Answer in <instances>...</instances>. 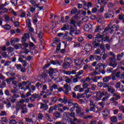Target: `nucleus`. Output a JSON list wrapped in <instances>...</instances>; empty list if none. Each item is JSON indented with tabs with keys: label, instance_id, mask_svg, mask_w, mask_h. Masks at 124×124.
I'll list each match as a JSON object with an SVG mask.
<instances>
[{
	"label": "nucleus",
	"instance_id": "nucleus-29",
	"mask_svg": "<svg viewBox=\"0 0 124 124\" xmlns=\"http://www.w3.org/2000/svg\"><path fill=\"white\" fill-rule=\"evenodd\" d=\"M26 25L28 27L31 26V19H27L26 21Z\"/></svg>",
	"mask_w": 124,
	"mask_h": 124
},
{
	"label": "nucleus",
	"instance_id": "nucleus-47",
	"mask_svg": "<svg viewBox=\"0 0 124 124\" xmlns=\"http://www.w3.org/2000/svg\"><path fill=\"white\" fill-rule=\"evenodd\" d=\"M109 97H110V95H107V96H105L102 99V101H107V100H108V98H109Z\"/></svg>",
	"mask_w": 124,
	"mask_h": 124
},
{
	"label": "nucleus",
	"instance_id": "nucleus-9",
	"mask_svg": "<svg viewBox=\"0 0 124 124\" xmlns=\"http://www.w3.org/2000/svg\"><path fill=\"white\" fill-rule=\"evenodd\" d=\"M76 112L77 114H78L79 116H83L84 115V112L83 110H82V108L79 107L76 109Z\"/></svg>",
	"mask_w": 124,
	"mask_h": 124
},
{
	"label": "nucleus",
	"instance_id": "nucleus-53",
	"mask_svg": "<svg viewBox=\"0 0 124 124\" xmlns=\"http://www.w3.org/2000/svg\"><path fill=\"white\" fill-rule=\"evenodd\" d=\"M38 36L39 39H41V38H42V37H43V32H39Z\"/></svg>",
	"mask_w": 124,
	"mask_h": 124
},
{
	"label": "nucleus",
	"instance_id": "nucleus-39",
	"mask_svg": "<svg viewBox=\"0 0 124 124\" xmlns=\"http://www.w3.org/2000/svg\"><path fill=\"white\" fill-rule=\"evenodd\" d=\"M84 73V71L83 70H80L77 73V76H81L82 74Z\"/></svg>",
	"mask_w": 124,
	"mask_h": 124
},
{
	"label": "nucleus",
	"instance_id": "nucleus-48",
	"mask_svg": "<svg viewBox=\"0 0 124 124\" xmlns=\"http://www.w3.org/2000/svg\"><path fill=\"white\" fill-rule=\"evenodd\" d=\"M62 103H63L64 104H66V103H67V98L66 97H64V98L62 99Z\"/></svg>",
	"mask_w": 124,
	"mask_h": 124
},
{
	"label": "nucleus",
	"instance_id": "nucleus-3",
	"mask_svg": "<svg viewBox=\"0 0 124 124\" xmlns=\"http://www.w3.org/2000/svg\"><path fill=\"white\" fill-rule=\"evenodd\" d=\"M104 105H105V103L103 102H98L97 105H96L97 112L101 111L104 108Z\"/></svg>",
	"mask_w": 124,
	"mask_h": 124
},
{
	"label": "nucleus",
	"instance_id": "nucleus-12",
	"mask_svg": "<svg viewBox=\"0 0 124 124\" xmlns=\"http://www.w3.org/2000/svg\"><path fill=\"white\" fill-rule=\"evenodd\" d=\"M19 41H20L19 38L12 37L11 39V44L13 46L15 43H16V42H19Z\"/></svg>",
	"mask_w": 124,
	"mask_h": 124
},
{
	"label": "nucleus",
	"instance_id": "nucleus-26",
	"mask_svg": "<svg viewBox=\"0 0 124 124\" xmlns=\"http://www.w3.org/2000/svg\"><path fill=\"white\" fill-rule=\"evenodd\" d=\"M110 121L112 123H116L117 121H118V119L117 118V117L114 116L110 117Z\"/></svg>",
	"mask_w": 124,
	"mask_h": 124
},
{
	"label": "nucleus",
	"instance_id": "nucleus-6",
	"mask_svg": "<svg viewBox=\"0 0 124 124\" xmlns=\"http://www.w3.org/2000/svg\"><path fill=\"white\" fill-rule=\"evenodd\" d=\"M84 30L85 31H88V32H92V25L91 24H86L84 26Z\"/></svg>",
	"mask_w": 124,
	"mask_h": 124
},
{
	"label": "nucleus",
	"instance_id": "nucleus-27",
	"mask_svg": "<svg viewBox=\"0 0 124 124\" xmlns=\"http://www.w3.org/2000/svg\"><path fill=\"white\" fill-rule=\"evenodd\" d=\"M61 44V43H60V39L58 38H55L53 39V44Z\"/></svg>",
	"mask_w": 124,
	"mask_h": 124
},
{
	"label": "nucleus",
	"instance_id": "nucleus-57",
	"mask_svg": "<svg viewBox=\"0 0 124 124\" xmlns=\"http://www.w3.org/2000/svg\"><path fill=\"white\" fill-rule=\"evenodd\" d=\"M81 87L80 86V85H77V86H76L74 88V90L75 91H76V92H78V91L79 90H80Z\"/></svg>",
	"mask_w": 124,
	"mask_h": 124
},
{
	"label": "nucleus",
	"instance_id": "nucleus-22",
	"mask_svg": "<svg viewBox=\"0 0 124 124\" xmlns=\"http://www.w3.org/2000/svg\"><path fill=\"white\" fill-rule=\"evenodd\" d=\"M111 79V77L110 76L105 77L103 78V82L105 83H107V82H109V80Z\"/></svg>",
	"mask_w": 124,
	"mask_h": 124
},
{
	"label": "nucleus",
	"instance_id": "nucleus-10",
	"mask_svg": "<svg viewBox=\"0 0 124 124\" xmlns=\"http://www.w3.org/2000/svg\"><path fill=\"white\" fill-rule=\"evenodd\" d=\"M116 77L119 78V79H124V73H121V72H118L115 74Z\"/></svg>",
	"mask_w": 124,
	"mask_h": 124
},
{
	"label": "nucleus",
	"instance_id": "nucleus-19",
	"mask_svg": "<svg viewBox=\"0 0 124 124\" xmlns=\"http://www.w3.org/2000/svg\"><path fill=\"white\" fill-rule=\"evenodd\" d=\"M25 122L26 124H33V121L32 119H31L30 118H25Z\"/></svg>",
	"mask_w": 124,
	"mask_h": 124
},
{
	"label": "nucleus",
	"instance_id": "nucleus-34",
	"mask_svg": "<svg viewBox=\"0 0 124 124\" xmlns=\"http://www.w3.org/2000/svg\"><path fill=\"white\" fill-rule=\"evenodd\" d=\"M28 46H29V44L27 43H24L22 44V49H23V50H25V49H26V48H27V47Z\"/></svg>",
	"mask_w": 124,
	"mask_h": 124
},
{
	"label": "nucleus",
	"instance_id": "nucleus-56",
	"mask_svg": "<svg viewBox=\"0 0 124 124\" xmlns=\"http://www.w3.org/2000/svg\"><path fill=\"white\" fill-rule=\"evenodd\" d=\"M104 11V8L103 6H102L100 7L98 12H99V13H102Z\"/></svg>",
	"mask_w": 124,
	"mask_h": 124
},
{
	"label": "nucleus",
	"instance_id": "nucleus-15",
	"mask_svg": "<svg viewBox=\"0 0 124 124\" xmlns=\"http://www.w3.org/2000/svg\"><path fill=\"white\" fill-rule=\"evenodd\" d=\"M18 97H20V96H19V95L14 94L12 96V98L11 99V102H12V103H14V102L16 101V99L15 98H18Z\"/></svg>",
	"mask_w": 124,
	"mask_h": 124
},
{
	"label": "nucleus",
	"instance_id": "nucleus-4",
	"mask_svg": "<svg viewBox=\"0 0 124 124\" xmlns=\"http://www.w3.org/2000/svg\"><path fill=\"white\" fill-rule=\"evenodd\" d=\"M74 62L76 66H81L82 62H83V60L81 58H76L74 60Z\"/></svg>",
	"mask_w": 124,
	"mask_h": 124
},
{
	"label": "nucleus",
	"instance_id": "nucleus-33",
	"mask_svg": "<svg viewBox=\"0 0 124 124\" xmlns=\"http://www.w3.org/2000/svg\"><path fill=\"white\" fill-rule=\"evenodd\" d=\"M20 12V15L19 16V17H20V18H24L25 17H26V12L23 11V12Z\"/></svg>",
	"mask_w": 124,
	"mask_h": 124
},
{
	"label": "nucleus",
	"instance_id": "nucleus-63",
	"mask_svg": "<svg viewBox=\"0 0 124 124\" xmlns=\"http://www.w3.org/2000/svg\"><path fill=\"white\" fill-rule=\"evenodd\" d=\"M118 117L119 120H122V119H123V118H124V115H123V114H122L121 113H119Z\"/></svg>",
	"mask_w": 124,
	"mask_h": 124
},
{
	"label": "nucleus",
	"instance_id": "nucleus-28",
	"mask_svg": "<svg viewBox=\"0 0 124 124\" xmlns=\"http://www.w3.org/2000/svg\"><path fill=\"white\" fill-rule=\"evenodd\" d=\"M94 98L93 97H92L90 98V106H93L95 105H94Z\"/></svg>",
	"mask_w": 124,
	"mask_h": 124
},
{
	"label": "nucleus",
	"instance_id": "nucleus-49",
	"mask_svg": "<svg viewBox=\"0 0 124 124\" xmlns=\"http://www.w3.org/2000/svg\"><path fill=\"white\" fill-rule=\"evenodd\" d=\"M95 59L97 62H99L101 60V57L98 56V55H96L95 56Z\"/></svg>",
	"mask_w": 124,
	"mask_h": 124
},
{
	"label": "nucleus",
	"instance_id": "nucleus-44",
	"mask_svg": "<svg viewBox=\"0 0 124 124\" xmlns=\"http://www.w3.org/2000/svg\"><path fill=\"white\" fill-rule=\"evenodd\" d=\"M115 88L116 89H117V90H118V89H120L121 88V82H117L115 84Z\"/></svg>",
	"mask_w": 124,
	"mask_h": 124
},
{
	"label": "nucleus",
	"instance_id": "nucleus-61",
	"mask_svg": "<svg viewBox=\"0 0 124 124\" xmlns=\"http://www.w3.org/2000/svg\"><path fill=\"white\" fill-rule=\"evenodd\" d=\"M71 112L70 116L72 117V118H75V112L73 111H71Z\"/></svg>",
	"mask_w": 124,
	"mask_h": 124
},
{
	"label": "nucleus",
	"instance_id": "nucleus-35",
	"mask_svg": "<svg viewBox=\"0 0 124 124\" xmlns=\"http://www.w3.org/2000/svg\"><path fill=\"white\" fill-rule=\"evenodd\" d=\"M54 116L56 118V119H58L61 117V113H60V112H56L54 113Z\"/></svg>",
	"mask_w": 124,
	"mask_h": 124
},
{
	"label": "nucleus",
	"instance_id": "nucleus-32",
	"mask_svg": "<svg viewBox=\"0 0 124 124\" xmlns=\"http://www.w3.org/2000/svg\"><path fill=\"white\" fill-rule=\"evenodd\" d=\"M58 36H63L64 39H67V35H64L63 33H59L58 34Z\"/></svg>",
	"mask_w": 124,
	"mask_h": 124
},
{
	"label": "nucleus",
	"instance_id": "nucleus-55",
	"mask_svg": "<svg viewBox=\"0 0 124 124\" xmlns=\"http://www.w3.org/2000/svg\"><path fill=\"white\" fill-rule=\"evenodd\" d=\"M11 12H12V14L14 15V16H17V13L14 11V10L12 9H10Z\"/></svg>",
	"mask_w": 124,
	"mask_h": 124
},
{
	"label": "nucleus",
	"instance_id": "nucleus-58",
	"mask_svg": "<svg viewBox=\"0 0 124 124\" xmlns=\"http://www.w3.org/2000/svg\"><path fill=\"white\" fill-rule=\"evenodd\" d=\"M59 86H58V85L57 84H53L52 86V89H54V90H58V88Z\"/></svg>",
	"mask_w": 124,
	"mask_h": 124
},
{
	"label": "nucleus",
	"instance_id": "nucleus-54",
	"mask_svg": "<svg viewBox=\"0 0 124 124\" xmlns=\"http://www.w3.org/2000/svg\"><path fill=\"white\" fill-rule=\"evenodd\" d=\"M68 65L65 62L63 64V68H64L65 69H66V68H68L69 67Z\"/></svg>",
	"mask_w": 124,
	"mask_h": 124
},
{
	"label": "nucleus",
	"instance_id": "nucleus-60",
	"mask_svg": "<svg viewBox=\"0 0 124 124\" xmlns=\"http://www.w3.org/2000/svg\"><path fill=\"white\" fill-rule=\"evenodd\" d=\"M23 37H24L28 40V39L30 38V36H29L28 33H25L23 35Z\"/></svg>",
	"mask_w": 124,
	"mask_h": 124
},
{
	"label": "nucleus",
	"instance_id": "nucleus-20",
	"mask_svg": "<svg viewBox=\"0 0 124 124\" xmlns=\"http://www.w3.org/2000/svg\"><path fill=\"white\" fill-rule=\"evenodd\" d=\"M124 52H122L121 53H119L117 55V61H121L122 59H123V57H124Z\"/></svg>",
	"mask_w": 124,
	"mask_h": 124
},
{
	"label": "nucleus",
	"instance_id": "nucleus-59",
	"mask_svg": "<svg viewBox=\"0 0 124 124\" xmlns=\"http://www.w3.org/2000/svg\"><path fill=\"white\" fill-rule=\"evenodd\" d=\"M119 91L122 93H124V86L122 85L121 87L119 88Z\"/></svg>",
	"mask_w": 124,
	"mask_h": 124
},
{
	"label": "nucleus",
	"instance_id": "nucleus-40",
	"mask_svg": "<svg viewBox=\"0 0 124 124\" xmlns=\"http://www.w3.org/2000/svg\"><path fill=\"white\" fill-rule=\"evenodd\" d=\"M100 48L101 50H103V53H105V46L103 45H100Z\"/></svg>",
	"mask_w": 124,
	"mask_h": 124
},
{
	"label": "nucleus",
	"instance_id": "nucleus-45",
	"mask_svg": "<svg viewBox=\"0 0 124 124\" xmlns=\"http://www.w3.org/2000/svg\"><path fill=\"white\" fill-rule=\"evenodd\" d=\"M22 114H27L28 113V108H24L22 109Z\"/></svg>",
	"mask_w": 124,
	"mask_h": 124
},
{
	"label": "nucleus",
	"instance_id": "nucleus-42",
	"mask_svg": "<svg viewBox=\"0 0 124 124\" xmlns=\"http://www.w3.org/2000/svg\"><path fill=\"white\" fill-rule=\"evenodd\" d=\"M38 96V95L37 94H33L31 95V97H30V100H31V101H33V99L32 98H36Z\"/></svg>",
	"mask_w": 124,
	"mask_h": 124
},
{
	"label": "nucleus",
	"instance_id": "nucleus-25",
	"mask_svg": "<svg viewBox=\"0 0 124 124\" xmlns=\"http://www.w3.org/2000/svg\"><path fill=\"white\" fill-rule=\"evenodd\" d=\"M61 30L62 31H68L69 30V26L68 25H64Z\"/></svg>",
	"mask_w": 124,
	"mask_h": 124
},
{
	"label": "nucleus",
	"instance_id": "nucleus-52",
	"mask_svg": "<svg viewBox=\"0 0 124 124\" xmlns=\"http://www.w3.org/2000/svg\"><path fill=\"white\" fill-rule=\"evenodd\" d=\"M28 28H29V31L31 34V33H33V29L32 28V27H31V26L28 27Z\"/></svg>",
	"mask_w": 124,
	"mask_h": 124
},
{
	"label": "nucleus",
	"instance_id": "nucleus-30",
	"mask_svg": "<svg viewBox=\"0 0 124 124\" xmlns=\"http://www.w3.org/2000/svg\"><path fill=\"white\" fill-rule=\"evenodd\" d=\"M14 47L16 50L20 49V48H21L22 49V44H17V45H15Z\"/></svg>",
	"mask_w": 124,
	"mask_h": 124
},
{
	"label": "nucleus",
	"instance_id": "nucleus-50",
	"mask_svg": "<svg viewBox=\"0 0 124 124\" xmlns=\"http://www.w3.org/2000/svg\"><path fill=\"white\" fill-rule=\"evenodd\" d=\"M113 70V68H111V67H108L107 69V72L108 73H111V72H112Z\"/></svg>",
	"mask_w": 124,
	"mask_h": 124
},
{
	"label": "nucleus",
	"instance_id": "nucleus-24",
	"mask_svg": "<svg viewBox=\"0 0 124 124\" xmlns=\"http://www.w3.org/2000/svg\"><path fill=\"white\" fill-rule=\"evenodd\" d=\"M108 91L109 93H115V89L111 86H108Z\"/></svg>",
	"mask_w": 124,
	"mask_h": 124
},
{
	"label": "nucleus",
	"instance_id": "nucleus-8",
	"mask_svg": "<svg viewBox=\"0 0 124 124\" xmlns=\"http://www.w3.org/2000/svg\"><path fill=\"white\" fill-rule=\"evenodd\" d=\"M93 49V47L92 46V45L90 44H87L84 46V50L86 52H90Z\"/></svg>",
	"mask_w": 124,
	"mask_h": 124
},
{
	"label": "nucleus",
	"instance_id": "nucleus-46",
	"mask_svg": "<svg viewBox=\"0 0 124 124\" xmlns=\"http://www.w3.org/2000/svg\"><path fill=\"white\" fill-rule=\"evenodd\" d=\"M77 13V9L76 8H74L72 9L71 14H75V13Z\"/></svg>",
	"mask_w": 124,
	"mask_h": 124
},
{
	"label": "nucleus",
	"instance_id": "nucleus-37",
	"mask_svg": "<svg viewBox=\"0 0 124 124\" xmlns=\"http://www.w3.org/2000/svg\"><path fill=\"white\" fill-rule=\"evenodd\" d=\"M101 53V50H100V49H97L96 50H95L94 54L95 55H99Z\"/></svg>",
	"mask_w": 124,
	"mask_h": 124
},
{
	"label": "nucleus",
	"instance_id": "nucleus-1",
	"mask_svg": "<svg viewBox=\"0 0 124 124\" xmlns=\"http://www.w3.org/2000/svg\"><path fill=\"white\" fill-rule=\"evenodd\" d=\"M108 55L111 57L109 58V66H111L113 68H116L118 64L117 63V62H116V61H115V58H116L115 53L113 52L110 51L108 52Z\"/></svg>",
	"mask_w": 124,
	"mask_h": 124
},
{
	"label": "nucleus",
	"instance_id": "nucleus-31",
	"mask_svg": "<svg viewBox=\"0 0 124 124\" xmlns=\"http://www.w3.org/2000/svg\"><path fill=\"white\" fill-rule=\"evenodd\" d=\"M7 119H6L4 117H1L0 120V124H2V123H7Z\"/></svg>",
	"mask_w": 124,
	"mask_h": 124
},
{
	"label": "nucleus",
	"instance_id": "nucleus-36",
	"mask_svg": "<svg viewBox=\"0 0 124 124\" xmlns=\"http://www.w3.org/2000/svg\"><path fill=\"white\" fill-rule=\"evenodd\" d=\"M25 56H21L19 59H18V61L19 62H24V60H25Z\"/></svg>",
	"mask_w": 124,
	"mask_h": 124
},
{
	"label": "nucleus",
	"instance_id": "nucleus-23",
	"mask_svg": "<svg viewBox=\"0 0 124 124\" xmlns=\"http://www.w3.org/2000/svg\"><path fill=\"white\" fill-rule=\"evenodd\" d=\"M98 3L99 4H102V5H106L107 4V2L105 0H97Z\"/></svg>",
	"mask_w": 124,
	"mask_h": 124
},
{
	"label": "nucleus",
	"instance_id": "nucleus-17",
	"mask_svg": "<svg viewBox=\"0 0 124 124\" xmlns=\"http://www.w3.org/2000/svg\"><path fill=\"white\" fill-rule=\"evenodd\" d=\"M63 105L62 104H59L58 105H55L52 107L53 108L54 110H57L58 108H61V107H63Z\"/></svg>",
	"mask_w": 124,
	"mask_h": 124
},
{
	"label": "nucleus",
	"instance_id": "nucleus-2",
	"mask_svg": "<svg viewBox=\"0 0 124 124\" xmlns=\"http://www.w3.org/2000/svg\"><path fill=\"white\" fill-rule=\"evenodd\" d=\"M108 93L107 92H98L96 94V96H93L94 98V101H98V100H101V98L103 97V96H105V95H107V94Z\"/></svg>",
	"mask_w": 124,
	"mask_h": 124
},
{
	"label": "nucleus",
	"instance_id": "nucleus-18",
	"mask_svg": "<svg viewBox=\"0 0 124 124\" xmlns=\"http://www.w3.org/2000/svg\"><path fill=\"white\" fill-rule=\"evenodd\" d=\"M79 107V105L77 103H74L73 104V107L72 108H70V111H74L75 110V108L76 109Z\"/></svg>",
	"mask_w": 124,
	"mask_h": 124
},
{
	"label": "nucleus",
	"instance_id": "nucleus-51",
	"mask_svg": "<svg viewBox=\"0 0 124 124\" xmlns=\"http://www.w3.org/2000/svg\"><path fill=\"white\" fill-rule=\"evenodd\" d=\"M12 80H13V78H11L9 79H7L6 81L7 82V83L8 84V85H9L10 83H11V81H12Z\"/></svg>",
	"mask_w": 124,
	"mask_h": 124
},
{
	"label": "nucleus",
	"instance_id": "nucleus-62",
	"mask_svg": "<svg viewBox=\"0 0 124 124\" xmlns=\"http://www.w3.org/2000/svg\"><path fill=\"white\" fill-rule=\"evenodd\" d=\"M4 17L5 18V20L6 21H9L10 20L9 16H7V15L4 16Z\"/></svg>",
	"mask_w": 124,
	"mask_h": 124
},
{
	"label": "nucleus",
	"instance_id": "nucleus-14",
	"mask_svg": "<svg viewBox=\"0 0 124 124\" xmlns=\"http://www.w3.org/2000/svg\"><path fill=\"white\" fill-rule=\"evenodd\" d=\"M102 114L103 116H105V117H107V115L110 114V112L108 111V109H105L104 111L102 112Z\"/></svg>",
	"mask_w": 124,
	"mask_h": 124
},
{
	"label": "nucleus",
	"instance_id": "nucleus-13",
	"mask_svg": "<svg viewBox=\"0 0 124 124\" xmlns=\"http://www.w3.org/2000/svg\"><path fill=\"white\" fill-rule=\"evenodd\" d=\"M90 110L92 112H95V113H97V109L96 108V105L92 106L90 108Z\"/></svg>",
	"mask_w": 124,
	"mask_h": 124
},
{
	"label": "nucleus",
	"instance_id": "nucleus-38",
	"mask_svg": "<svg viewBox=\"0 0 124 124\" xmlns=\"http://www.w3.org/2000/svg\"><path fill=\"white\" fill-rule=\"evenodd\" d=\"M38 119L39 121H41L43 119V114L39 113L38 114Z\"/></svg>",
	"mask_w": 124,
	"mask_h": 124
},
{
	"label": "nucleus",
	"instance_id": "nucleus-11",
	"mask_svg": "<svg viewBox=\"0 0 124 124\" xmlns=\"http://www.w3.org/2000/svg\"><path fill=\"white\" fill-rule=\"evenodd\" d=\"M71 90L70 86L67 84L64 85V91H65V93H67Z\"/></svg>",
	"mask_w": 124,
	"mask_h": 124
},
{
	"label": "nucleus",
	"instance_id": "nucleus-5",
	"mask_svg": "<svg viewBox=\"0 0 124 124\" xmlns=\"http://www.w3.org/2000/svg\"><path fill=\"white\" fill-rule=\"evenodd\" d=\"M114 12L113 11H108L105 13L104 17L105 19H109V18H113L114 17Z\"/></svg>",
	"mask_w": 124,
	"mask_h": 124
},
{
	"label": "nucleus",
	"instance_id": "nucleus-21",
	"mask_svg": "<svg viewBox=\"0 0 124 124\" xmlns=\"http://www.w3.org/2000/svg\"><path fill=\"white\" fill-rule=\"evenodd\" d=\"M103 31V29L100 28V26H97L95 29V32H101Z\"/></svg>",
	"mask_w": 124,
	"mask_h": 124
},
{
	"label": "nucleus",
	"instance_id": "nucleus-43",
	"mask_svg": "<svg viewBox=\"0 0 124 124\" xmlns=\"http://www.w3.org/2000/svg\"><path fill=\"white\" fill-rule=\"evenodd\" d=\"M31 90L30 89L29 92H27L26 94V97H29V96H31Z\"/></svg>",
	"mask_w": 124,
	"mask_h": 124
},
{
	"label": "nucleus",
	"instance_id": "nucleus-64",
	"mask_svg": "<svg viewBox=\"0 0 124 124\" xmlns=\"http://www.w3.org/2000/svg\"><path fill=\"white\" fill-rule=\"evenodd\" d=\"M10 124H16L17 122L15 120H12L10 122Z\"/></svg>",
	"mask_w": 124,
	"mask_h": 124
},
{
	"label": "nucleus",
	"instance_id": "nucleus-7",
	"mask_svg": "<svg viewBox=\"0 0 124 124\" xmlns=\"http://www.w3.org/2000/svg\"><path fill=\"white\" fill-rule=\"evenodd\" d=\"M99 38H103V35H100L99 33L96 35V37L93 38V43H98V42H100V40Z\"/></svg>",
	"mask_w": 124,
	"mask_h": 124
},
{
	"label": "nucleus",
	"instance_id": "nucleus-16",
	"mask_svg": "<svg viewBox=\"0 0 124 124\" xmlns=\"http://www.w3.org/2000/svg\"><path fill=\"white\" fill-rule=\"evenodd\" d=\"M40 109H44V110H47L48 109V106L46 104H44L42 103H40Z\"/></svg>",
	"mask_w": 124,
	"mask_h": 124
},
{
	"label": "nucleus",
	"instance_id": "nucleus-41",
	"mask_svg": "<svg viewBox=\"0 0 124 124\" xmlns=\"http://www.w3.org/2000/svg\"><path fill=\"white\" fill-rule=\"evenodd\" d=\"M4 28L5 29V30H10V29H11V27H10V25H9V24H6L4 25Z\"/></svg>",
	"mask_w": 124,
	"mask_h": 124
}]
</instances>
